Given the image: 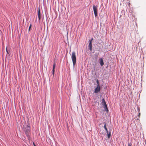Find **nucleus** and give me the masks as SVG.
Listing matches in <instances>:
<instances>
[{
	"mask_svg": "<svg viewBox=\"0 0 146 146\" xmlns=\"http://www.w3.org/2000/svg\"><path fill=\"white\" fill-rule=\"evenodd\" d=\"M71 58L73 62L74 66L76 64V53L74 52H73L71 55Z\"/></svg>",
	"mask_w": 146,
	"mask_h": 146,
	"instance_id": "obj_1",
	"label": "nucleus"
},
{
	"mask_svg": "<svg viewBox=\"0 0 146 146\" xmlns=\"http://www.w3.org/2000/svg\"><path fill=\"white\" fill-rule=\"evenodd\" d=\"M93 7L95 15V17H96L97 16V10L96 7L95 5H93Z\"/></svg>",
	"mask_w": 146,
	"mask_h": 146,
	"instance_id": "obj_2",
	"label": "nucleus"
},
{
	"mask_svg": "<svg viewBox=\"0 0 146 146\" xmlns=\"http://www.w3.org/2000/svg\"><path fill=\"white\" fill-rule=\"evenodd\" d=\"M28 129L27 130L25 131V134H26L27 136L28 137H29V133L30 132L29 129L30 128L29 126H27Z\"/></svg>",
	"mask_w": 146,
	"mask_h": 146,
	"instance_id": "obj_3",
	"label": "nucleus"
},
{
	"mask_svg": "<svg viewBox=\"0 0 146 146\" xmlns=\"http://www.w3.org/2000/svg\"><path fill=\"white\" fill-rule=\"evenodd\" d=\"M100 90V86H97L94 92L95 93H98Z\"/></svg>",
	"mask_w": 146,
	"mask_h": 146,
	"instance_id": "obj_4",
	"label": "nucleus"
},
{
	"mask_svg": "<svg viewBox=\"0 0 146 146\" xmlns=\"http://www.w3.org/2000/svg\"><path fill=\"white\" fill-rule=\"evenodd\" d=\"M100 63L101 66H102L104 64V63L103 62V60L102 58H100L99 59Z\"/></svg>",
	"mask_w": 146,
	"mask_h": 146,
	"instance_id": "obj_5",
	"label": "nucleus"
},
{
	"mask_svg": "<svg viewBox=\"0 0 146 146\" xmlns=\"http://www.w3.org/2000/svg\"><path fill=\"white\" fill-rule=\"evenodd\" d=\"M102 105L104 106H107L105 100L104 99H102Z\"/></svg>",
	"mask_w": 146,
	"mask_h": 146,
	"instance_id": "obj_6",
	"label": "nucleus"
},
{
	"mask_svg": "<svg viewBox=\"0 0 146 146\" xmlns=\"http://www.w3.org/2000/svg\"><path fill=\"white\" fill-rule=\"evenodd\" d=\"M90 51H91L92 50V43H91V41H90L89 44L88 45Z\"/></svg>",
	"mask_w": 146,
	"mask_h": 146,
	"instance_id": "obj_7",
	"label": "nucleus"
},
{
	"mask_svg": "<svg viewBox=\"0 0 146 146\" xmlns=\"http://www.w3.org/2000/svg\"><path fill=\"white\" fill-rule=\"evenodd\" d=\"M55 65L54 64L53 65V69H52V74L53 76L54 75V69H55Z\"/></svg>",
	"mask_w": 146,
	"mask_h": 146,
	"instance_id": "obj_8",
	"label": "nucleus"
},
{
	"mask_svg": "<svg viewBox=\"0 0 146 146\" xmlns=\"http://www.w3.org/2000/svg\"><path fill=\"white\" fill-rule=\"evenodd\" d=\"M38 17L39 20H40V14L39 9L38 11Z\"/></svg>",
	"mask_w": 146,
	"mask_h": 146,
	"instance_id": "obj_9",
	"label": "nucleus"
},
{
	"mask_svg": "<svg viewBox=\"0 0 146 146\" xmlns=\"http://www.w3.org/2000/svg\"><path fill=\"white\" fill-rule=\"evenodd\" d=\"M108 135V138H109L111 136V133L110 132H108V133H107Z\"/></svg>",
	"mask_w": 146,
	"mask_h": 146,
	"instance_id": "obj_10",
	"label": "nucleus"
},
{
	"mask_svg": "<svg viewBox=\"0 0 146 146\" xmlns=\"http://www.w3.org/2000/svg\"><path fill=\"white\" fill-rule=\"evenodd\" d=\"M104 108L105 110L107 112H108V110L107 106H104Z\"/></svg>",
	"mask_w": 146,
	"mask_h": 146,
	"instance_id": "obj_11",
	"label": "nucleus"
},
{
	"mask_svg": "<svg viewBox=\"0 0 146 146\" xmlns=\"http://www.w3.org/2000/svg\"><path fill=\"white\" fill-rule=\"evenodd\" d=\"M104 128L106 130V132L108 133V130L107 129V128L106 127V124H105V125H104Z\"/></svg>",
	"mask_w": 146,
	"mask_h": 146,
	"instance_id": "obj_12",
	"label": "nucleus"
},
{
	"mask_svg": "<svg viewBox=\"0 0 146 146\" xmlns=\"http://www.w3.org/2000/svg\"><path fill=\"white\" fill-rule=\"evenodd\" d=\"M97 83L98 84L97 86H100L99 82L98 81V80H97Z\"/></svg>",
	"mask_w": 146,
	"mask_h": 146,
	"instance_id": "obj_13",
	"label": "nucleus"
},
{
	"mask_svg": "<svg viewBox=\"0 0 146 146\" xmlns=\"http://www.w3.org/2000/svg\"><path fill=\"white\" fill-rule=\"evenodd\" d=\"M31 24L30 25V26H29V31L30 30V29H31Z\"/></svg>",
	"mask_w": 146,
	"mask_h": 146,
	"instance_id": "obj_14",
	"label": "nucleus"
},
{
	"mask_svg": "<svg viewBox=\"0 0 146 146\" xmlns=\"http://www.w3.org/2000/svg\"><path fill=\"white\" fill-rule=\"evenodd\" d=\"M93 40V38H92L91 40H89V42H90V41H91V43H92V41Z\"/></svg>",
	"mask_w": 146,
	"mask_h": 146,
	"instance_id": "obj_15",
	"label": "nucleus"
},
{
	"mask_svg": "<svg viewBox=\"0 0 146 146\" xmlns=\"http://www.w3.org/2000/svg\"><path fill=\"white\" fill-rule=\"evenodd\" d=\"M6 52H7V53H8V51L7 50V48H6Z\"/></svg>",
	"mask_w": 146,
	"mask_h": 146,
	"instance_id": "obj_16",
	"label": "nucleus"
},
{
	"mask_svg": "<svg viewBox=\"0 0 146 146\" xmlns=\"http://www.w3.org/2000/svg\"><path fill=\"white\" fill-rule=\"evenodd\" d=\"M6 52H7V53H8V51L7 50V48H6Z\"/></svg>",
	"mask_w": 146,
	"mask_h": 146,
	"instance_id": "obj_17",
	"label": "nucleus"
},
{
	"mask_svg": "<svg viewBox=\"0 0 146 146\" xmlns=\"http://www.w3.org/2000/svg\"><path fill=\"white\" fill-rule=\"evenodd\" d=\"M33 145L34 146H36V145H35V143H33Z\"/></svg>",
	"mask_w": 146,
	"mask_h": 146,
	"instance_id": "obj_18",
	"label": "nucleus"
},
{
	"mask_svg": "<svg viewBox=\"0 0 146 146\" xmlns=\"http://www.w3.org/2000/svg\"><path fill=\"white\" fill-rule=\"evenodd\" d=\"M140 113H139V115H140Z\"/></svg>",
	"mask_w": 146,
	"mask_h": 146,
	"instance_id": "obj_19",
	"label": "nucleus"
}]
</instances>
